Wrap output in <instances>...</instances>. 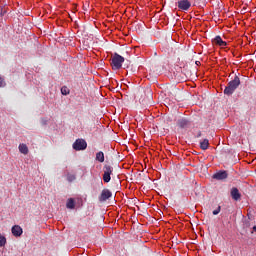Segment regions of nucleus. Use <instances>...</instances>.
Instances as JSON below:
<instances>
[{
  "mask_svg": "<svg viewBox=\"0 0 256 256\" xmlns=\"http://www.w3.org/2000/svg\"><path fill=\"white\" fill-rule=\"evenodd\" d=\"M67 209H75V199L69 198L66 203Z\"/></svg>",
  "mask_w": 256,
  "mask_h": 256,
  "instance_id": "16",
  "label": "nucleus"
},
{
  "mask_svg": "<svg viewBox=\"0 0 256 256\" xmlns=\"http://www.w3.org/2000/svg\"><path fill=\"white\" fill-rule=\"evenodd\" d=\"M252 229H253V231H255V233H256V226H253V228H252Z\"/></svg>",
  "mask_w": 256,
  "mask_h": 256,
  "instance_id": "26",
  "label": "nucleus"
},
{
  "mask_svg": "<svg viewBox=\"0 0 256 256\" xmlns=\"http://www.w3.org/2000/svg\"><path fill=\"white\" fill-rule=\"evenodd\" d=\"M76 179L77 175L71 174L69 172L66 174V181H68V183H73V181H75Z\"/></svg>",
  "mask_w": 256,
  "mask_h": 256,
  "instance_id": "15",
  "label": "nucleus"
},
{
  "mask_svg": "<svg viewBox=\"0 0 256 256\" xmlns=\"http://www.w3.org/2000/svg\"><path fill=\"white\" fill-rule=\"evenodd\" d=\"M146 91H147V93H149L150 99H153V95L151 94V89H147Z\"/></svg>",
  "mask_w": 256,
  "mask_h": 256,
  "instance_id": "23",
  "label": "nucleus"
},
{
  "mask_svg": "<svg viewBox=\"0 0 256 256\" xmlns=\"http://www.w3.org/2000/svg\"><path fill=\"white\" fill-rule=\"evenodd\" d=\"M212 43H214V45H218L219 47H227V42L223 41V38H221V36H216L212 40Z\"/></svg>",
  "mask_w": 256,
  "mask_h": 256,
  "instance_id": "11",
  "label": "nucleus"
},
{
  "mask_svg": "<svg viewBox=\"0 0 256 256\" xmlns=\"http://www.w3.org/2000/svg\"><path fill=\"white\" fill-rule=\"evenodd\" d=\"M239 85H241V79L237 74H235L234 79L231 80L228 85L224 89V95H227L228 97H231L237 91L239 88Z\"/></svg>",
  "mask_w": 256,
  "mask_h": 256,
  "instance_id": "1",
  "label": "nucleus"
},
{
  "mask_svg": "<svg viewBox=\"0 0 256 256\" xmlns=\"http://www.w3.org/2000/svg\"><path fill=\"white\" fill-rule=\"evenodd\" d=\"M103 171L102 179L104 183H109L111 181V175H113V166L106 164L103 167Z\"/></svg>",
  "mask_w": 256,
  "mask_h": 256,
  "instance_id": "3",
  "label": "nucleus"
},
{
  "mask_svg": "<svg viewBox=\"0 0 256 256\" xmlns=\"http://www.w3.org/2000/svg\"><path fill=\"white\" fill-rule=\"evenodd\" d=\"M196 65H201V62H199V61H196Z\"/></svg>",
  "mask_w": 256,
  "mask_h": 256,
  "instance_id": "25",
  "label": "nucleus"
},
{
  "mask_svg": "<svg viewBox=\"0 0 256 256\" xmlns=\"http://www.w3.org/2000/svg\"><path fill=\"white\" fill-rule=\"evenodd\" d=\"M202 133L201 131L198 132V134L196 135L197 139H199V137H201Z\"/></svg>",
  "mask_w": 256,
  "mask_h": 256,
  "instance_id": "24",
  "label": "nucleus"
},
{
  "mask_svg": "<svg viewBox=\"0 0 256 256\" xmlns=\"http://www.w3.org/2000/svg\"><path fill=\"white\" fill-rule=\"evenodd\" d=\"M11 232L14 237H21L23 235V228L19 225H14Z\"/></svg>",
  "mask_w": 256,
  "mask_h": 256,
  "instance_id": "9",
  "label": "nucleus"
},
{
  "mask_svg": "<svg viewBox=\"0 0 256 256\" xmlns=\"http://www.w3.org/2000/svg\"><path fill=\"white\" fill-rule=\"evenodd\" d=\"M213 215H219V213H221V206H218L216 210H214Z\"/></svg>",
  "mask_w": 256,
  "mask_h": 256,
  "instance_id": "19",
  "label": "nucleus"
},
{
  "mask_svg": "<svg viewBox=\"0 0 256 256\" xmlns=\"http://www.w3.org/2000/svg\"><path fill=\"white\" fill-rule=\"evenodd\" d=\"M74 151H85L87 149V141L85 139H76L72 145Z\"/></svg>",
  "mask_w": 256,
  "mask_h": 256,
  "instance_id": "4",
  "label": "nucleus"
},
{
  "mask_svg": "<svg viewBox=\"0 0 256 256\" xmlns=\"http://www.w3.org/2000/svg\"><path fill=\"white\" fill-rule=\"evenodd\" d=\"M177 126L180 129H187L188 127H191V121L187 118L178 119Z\"/></svg>",
  "mask_w": 256,
  "mask_h": 256,
  "instance_id": "8",
  "label": "nucleus"
},
{
  "mask_svg": "<svg viewBox=\"0 0 256 256\" xmlns=\"http://www.w3.org/2000/svg\"><path fill=\"white\" fill-rule=\"evenodd\" d=\"M40 123H41V125H42L43 127H45V126L47 125L48 121H47V119H45V118H41Z\"/></svg>",
  "mask_w": 256,
  "mask_h": 256,
  "instance_id": "20",
  "label": "nucleus"
},
{
  "mask_svg": "<svg viewBox=\"0 0 256 256\" xmlns=\"http://www.w3.org/2000/svg\"><path fill=\"white\" fill-rule=\"evenodd\" d=\"M227 177H229L227 170H220L212 175V179H215L216 181H225Z\"/></svg>",
  "mask_w": 256,
  "mask_h": 256,
  "instance_id": "5",
  "label": "nucleus"
},
{
  "mask_svg": "<svg viewBox=\"0 0 256 256\" xmlns=\"http://www.w3.org/2000/svg\"><path fill=\"white\" fill-rule=\"evenodd\" d=\"M7 245V238L3 235H0V247H5Z\"/></svg>",
  "mask_w": 256,
  "mask_h": 256,
  "instance_id": "17",
  "label": "nucleus"
},
{
  "mask_svg": "<svg viewBox=\"0 0 256 256\" xmlns=\"http://www.w3.org/2000/svg\"><path fill=\"white\" fill-rule=\"evenodd\" d=\"M191 8V2L189 0H180L178 1V9L181 11H189Z\"/></svg>",
  "mask_w": 256,
  "mask_h": 256,
  "instance_id": "7",
  "label": "nucleus"
},
{
  "mask_svg": "<svg viewBox=\"0 0 256 256\" xmlns=\"http://www.w3.org/2000/svg\"><path fill=\"white\" fill-rule=\"evenodd\" d=\"M95 159L99 163H105V153H103V151H99L98 153H96Z\"/></svg>",
  "mask_w": 256,
  "mask_h": 256,
  "instance_id": "12",
  "label": "nucleus"
},
{
  "mask_svg": "<svg viewBox=\"0 0 256 256\" xmlns=\"http://www.w3.org/2000/svg\"><path fill=\"white\" fill-rule=\"evenodd\" d=\"M0 87H5V79L0 76Z\"/></svg>",
  "mask_w": 256,
  "mask_h": 256,
  "instance_id": "21",
  "label": "nucleus"
},
{
  "mask_svg": "<svg viewBox=\"0 0 256 256\" xmlns=\"http://www.w3.org/2000/svg\"><path fill=\"white\" fill-rule=\"evenodd\" d=\"M200 149H202V151H207V149H209V139H203L200 142Z\"/></svg>",
  "mask_w": 256,
  "mask_h": 256,
  "instance_id": "13",
  "label": "nucleus"
},
{
  "mask_svg": "<svg viewBox=\"0 0 256 256\" xmlns=\"http://www.w3.org/2000/svg\"><path fill=\"white\" fill-rule=\"evenodd\" d=\"M123 63H125V57L119 55L117 52L114 53L112 57L111 67L114 71H119L121 67H123Z\"/></svg>",
  "mask_w": 256,
  "mask_h": 256,
  "instance_id": "2",
  "label": "nucleus"
},
{
  "mask_svg": "<svg viewBox=\"0 0 256 256\" xmlns=\"http://www.w3.org/2000/svg\"><path fill=\"white\" fill-rule=\"evenodd\" d=\"M69 93H71V91L68 89L67 86H63V87L61 88V94H62V95H69Z\"/></svg>",
  "mask_w": 256,
  "mask_h": 256,
  "instance_id": "18",
  "label": "nucleus"
},
{
  "mask_svg": "<svg viewBox=\"0 0 256 256\" xmlns=\"http://www.w3.org/2000/svg\"><path fill=\"white\" fill-rule=\"evenodd\" d=\"M5 15H7V11L5 9H1V12H0V16L1 17H5Z\"/></svg>",
  "mask_w": 256,
  "mask_h": 256,
  "instance_id": "22",
  "label": "nucleus"
},
{
  "mask_svg": "<svg viewBox=\"0 0 256 256\" xmlns=\"http://www.w3.org/2000/svg\"><path fill=\"white\" fill-rule=\"evenodd\" d=\"M230 195L234 201H239L241 199V192L237 187H233L230 191Z\"/></svg>",
  "mask_w": 256,
  "mask_h": 256,
  "instance_id": "10",
  "label": "nucleus"
},
{
  "mask_svg": "<svg viewBox=\"0 0 256 256\" xmlns=\"http://www.w3.org/2000/svg\"><path fill=\"white\" fill-rule=\"evenodd\" d=\"M111 197H113V192L109 189H103L98 199L100 203H105V201L111 199Z\"/></svg>",
  "mask_w": 256,
  "mask_h": 256,
  "instance_id": "6",
  "label": "nucleus"
},
{
  "mask_svg": "<svg viewBox=\"0 0 256 256\" xmlns=\"http://www.w3.org/2000/svg\"><path fill=\"white\" fill-rule=\"evenodd\" d=\"M18 149L22 155H27V153H29V148L25 144H20Z\"/></svg>",
  "mask_w": 256,
  "mask_h": 256,
  "instance_id": "14",
  "label": "nucleus"
}]
</instances>
